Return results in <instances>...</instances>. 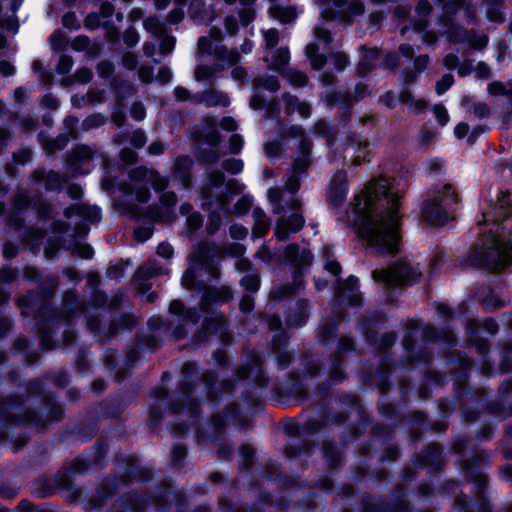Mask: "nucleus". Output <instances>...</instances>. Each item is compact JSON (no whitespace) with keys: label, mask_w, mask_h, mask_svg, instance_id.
Returning <instances> with one entry per match:
<instances>
[{"label":"nucleus","mask_w":512,"mask_h":512,"mask_svg":"<svg viewBox=\"0 0 512 512\" xmlns=\"http://www.w3.org/2000/svg\"><path fill=\"white\" fill-rule=\"evenodd\" d=\"M402 188L396 179L369 181L352 204L349 222L357 235L379 253H394L400 242Z\"/></svg>","instance_id":"f257e3e1"},{"label":"nucleus","mask_w":512,"mask_h":512,"mask_svg":"<svg viewBox=\"0 0 512 512\" xmlns=\"http://www.w3.org/2000/svg\"><path fill=\"white\" fill-rule=\"evenodd\" d=\"M482 225V223H478ZM484 237L479 246L468 256L471 265L502 271L512 265V196L507 192L498 195L495 205L483 212Z\"/></svg>","instance_id":"f03ea898"},{"label":"nucleus","mask_w":512,"mask_h":512,"mask_svg":"<svg viewBox=\"0 0 512 512\" xmlns=\"http://www.w3.org/2000/svg\"><path fill=\"white\" fill-rule=\"evenodd\" d=\"M287 137L298 139L299 155L296 157L291 175L284 189L274 187L268 191V199L274 214L282 215L277 221L275 236L285 240L289 234L299 231L304 225L300 212V201L296 193L300 188V178L310 165L311 141L301 126H292L286 133Z\"/></svg>","instance_id":"7ed1b4c3"},{"label":"nucleus","mask_w":512,"mask_h":512,"mask_svg":"<svg viewBox=\"0 0 512 512\" xmlns=\"http://www.w3.org/2000/svg\"><path fill=\"white\" fill-rule=\"evenodd\" d=\"M220 254L217 247L203 244L198 246L190 255L189 268L182 276V286L185 289L203 290L202 309L207 312L211 303L224 302L230 299L231 291L226 286L219 288L207 286L203 276L217 278L219 273L214 266V257Z\"/></svg>","instance_id":"20e7f679"},{"label":"nucleus","mask_w":512,"mask_h":512,"mask_svg":"<svg viewBox=\"0 0 512 512\" xmlns=\"http://www.w3.org/2000/svg\"><path fill=\"white\" fill-rule=\"evenodd\" d=\"M442 5L443 17L440 25L442 34L451 44H467L473 50H483L489 42L486 34L477 33L474 30L466 31L453 23V19H464L468 23L474 21L476 9L466 0H436Z\"/></svg>","instance_id":"39448f33"},{"label":"nucleus","mask_w":512,"mask_h":512,"mask_svg":"<svg viewBox=\"0 0 512 512\" xmlns=\"http://www.w3.org/2000/svg\"><path fill=\"white\" fill-rule=\"evenodd\" d=\"M222 32L218 28H212L208 37H200L198 40V61L207 54L213 57L212 66L199 65L195 70L197 81L210 80L216 73L223 71L226 67L233 66L240 61L236 50H227L222 45Z\"/></svg>","instance_id":"423d86ee"},{"label":"nucleus","mask_w":512,"mask_h":512,"mask_svg":"<svg viewBox=\"0 0 512 512\" xmlns=\"http://www.w3.org/2000/svg\"><path fill=\"white\" fill-rule=\"evenodd\" d=\"M167 184L168 181L165 177L144 166L133 169L129 175V183L119 184L116 188H113L107 180L102 182L103 188L110 191L115 199L116 193L119 192L123 200L134 199L139 203L148 201L150 196L148 185H151L156 191H162Z\"/></svg>","instance_id":"0eeeda50"},{"label":"nucleus","mask_w":512,"mask_h":512,"mask_svg":"<svg viewBox=\"0 0 512 512\" xmlns=\"http://www.w3.org/2000/svg\"><path fill=\"white\" fill-rule=\"evenodd\" d=\"M458 196L451 185H444L433 199L423 203L422 218L432 225H443L450 218V210L457 203Z\"/></svg>","instance_id":"6e6552de"},{"label":"nucleus","mask_w":512,"mask_h":512,"mask_svg":"<svg viewBox=\"0 0 512 512\" xmlns=\"http://www.w3.org/2000/svg\"><path fill=\"white\" fill-rule=\"evenodd\" d=\"M224 183V175L221 171H214L209 176L208 185L203 188L202 195L205 199L203 206H207L211 209L214 205L219 211H213L209 218V223L206 227L209 234H214L221 225V214L228 215L230 213L228 200L225 196H219L216 198L215 203L211 200L213 196V190L221 188Z\"/></svg>","instance_id":"1a4fd4ad"},{"label":"nucleus","mask_w":512,"mask_h":512,"mask_svg":"<svg viewBox=\"0 0 512 512\" xmlns=\"http://www.w3.org/2000/svg\"><path fill=\"white\" fill-rule=\"evenodd\" d=\"M421 272L413 268L407 261L394 263L387 269L373 271V278L386 286H401L415 283Z\"/></svg>","instance_id":"9d476101"},{"label":"nucleus","mask_w":512,"mask_h":512,"mask_svg":"<svg viewBox=\"0 0 512 512\" xmlns=\"http://www.w3.org/2000/svg\"><path fill=\"white\" fill-rule=\"evenodd\" d=\"M318 5L321 17L327 20L339 19L348 21L352 16L364 12V5L360 0H314Z\"/></svg>","instance_id":"9b49d317"},{"label":"nucleus","mask_w":512,"mask_h":512,"mask_svg":"<svg viewBox=\"0 0 512 512\" xmlns=\"http://www.w3.org/2000/svg\"><path fill=\"white\" fill-rule=\"evenodd\" d=\"M284 259L289 263L298 273H295L293 287H284L283 292L274 291V297H282L291 294L294 289L302 286L301 271L310 266L313 260L311 252L306 248H299L297 245L287 246L284 252Z\"/></svg>","instance_id":"f8f14e48"},{"label":"nucleus","mask_w":512,"mask_h":512,"mask_svg":"<svg viewBox=\"0 0 512 512\" xmlns=\"http://www.w3.org/2000/svg\"><path fill=\"white\" fill-rule=\"evenodd\" d=\"M265 43L264 61L273 70L282 72V69L289 62L290 53L287 47H280L275 50L279 42V32L275 28L261 30Z\"/></svg>","instance_id":"ddd939ff"},{"label":"nucleus","mask_w":512,"mask_h":512,"mask_svg":"<svg viewBox=\"0 0 512 512\" xmlns=\"http://www.w3.org/2000/svg\"><path fill=\"white\" fill-rule=\"evenodd\" d=\"M67 219L77 218L72 236H85L89 229L87 223H97L101 219V209L97 206H91L86 203H77L65 210Z\"/></svg>","instance_id":"4468645a"},{"label":"nucleus","mask_w":512,"mask_h":512,"mask_svg":"<svg viewBox=\"0 0 512 512\" xmlns=\"http://www.w3.org/2000/svg\"><path fill=\"white\" fill-rule=\"evenodd\" d=\"M432 10L431 4L428 0L419 1L416 7V20L412 21L411 24L405 25L401 29L403 36L409 37V33L420 34L422 41L427 45H433L436 43L438 36L433 31H426L427 17Z\"/></svg>","instance_id":"2eb2a0df"},{"label":"nucleus","mask_w":512,"mask_h":512,"mask_svg":"<svg viewBox=\"0 0 512 512\" xmlns=\"http://www.w3.org/2000/svg\"><path fill=\"white\" fill-rule=\"evenodd\" d=\"M314 36L315 41L307 45L305 52L312 68L321 69L326 62L324 52L327 51L331 42V36L329 31L321 25L314 28Z\"/></svg>","instance_id":"dca6fc26"},{"label":"nucleus","mask_w":512,"mask_h":512,"mask_svg":"<svg viewBox=\"0 0 512 512\" xmlns=\"http://www.w3.org/2000/svg\"><path fill=\"white\" fill-rule=\"evenodd\" d=\"M94 152L86 145L77 146L67 160V170L73 175H85L91 170Z\"/></svg>","instance_id":"f3484780"},{"label":"nucleus","mask_w":512,"mask_h":512,"mask_svg":"<svg viewBox=\"0 0 512 512\" xmlns=\"http://www.w3.org/2000/svg\"><path fill=\"white\" fill-rule=\"evenodd\" d=\"M176 195L173 192H166L160 198V207H152L146 213V218L155 222L169 223L174 220V205Z\"/></svg>","instance_id":"a211bd4d"},{"label":"nucleus","mask_w":512,"mask_h":512,"mask_svg":"<svg viewBox=\"0 0 512 512\" xmlns=\"http://www.w3.org/2000/svg\"><path fill=\"white\" fill-rule=\"evenodd\" d=\"M348 192L347 174L345 171L337 172L331 179L327 188L328 202L338 207L346 199Z\"/></svg>","instance_id":"6ab92c4d"},{"label":"nucleus","mask_w":512,"mask_h":512,"mask_svg":"<svg viewBox=\"0 0 512 512\" xmlns=\"http://www.w3.org/2000/svg\"><path fill=\"white\" fill-rule=\"evenodd\" d=\"M167 269L159 267L155 262H149L141 266L135 274V283L141 292H147L150 289L148 279L160 274H166Z\"/></svg>","instance_id":"aec40b11"},{"label":"nucleus","mask_w":512,"mask_h":512,"mask_svg":"<svg viewBox=\"0 0 512 512\" xmlns=\"http://www.w3.org/2000/svg\"><path fill=\"white\" fill-rule=\"evenodd\" d=\"M193 138L197 141L205 142L206 144L216 147L221 138L217 131V124L213 118H205L203 121V128L197 130L193 134Z\"/></svg>","instance_id":"412c9836"},{"label":"nucleus","mask_w":512,"mask_h":512,"mask_svg":"<svg viewBox=\"0 0 512 512\" xmlns=\"http://www.w3.org/2000/svg\"><path fill=\"white\" fill-rule=\"evenodd\" d=\"M193 102L203 104L206 107H214L218 105L227 107L230 104L229 97L225 93L214 89H209L202 93L193 95Z\"/></svg>","instance_id":"4be33fe9"},{"label":"nucleus","mask_w":512,"mask_h":512,"mask_svg":"<svg viewBox=\"0 0 512 512\" xmlns=\"http://www.w3.org/2000/svg\"><path fill=\"white\" fill-rule=\"evenodd\" d=\"M339 302L347 301L349 305H357L361 301V296L358 291V279L350 276L339 288L337 294Z\"/></svg>","instance_id":"5701e85b"},{"label":"nucleus","mask_w":512,"mask_h":512,"mask_svg":"<svg viewBox=\"0 0 512 512\" xmlns=\"http://www.w3.org/2000/svg\"><path fill=\"white\" fill-rule=\"evenodd\" d=\"M302 12V8L298 9L295 6H281L276 3L272 4L269 8L270 15L282 24L292 23Z\"/></svg>","instance_id":"b1692460"},{"label":"nucleus","mask_w":512,"mask_h":512,"mask_svg":"<svg viewBox=\"0 0 512 512\" xmlns=\"http://www.w3.org/2000/svg\"><path fill=\"white\" fill-rule=\"evenodd\" d=\"M355 89L357 94L355 98H352L348 94L331 93L326 96L325 102L328 106L343 104L346 108H349L363 95L366 86L363 84H358Z\"/></svg>","instance_id":"393cba45"},{"label":"nucleus","mask_w":512,"mask_h":512,"mask_svg":"<svg viewBox=\"0 0 512 512\" xmlns=\"http://www.w3.org/2000/svg\"><path fill=\"white\" fill-rule=\"evenodd\" d=\"M286 114L291 115L297 112L302 118H308L311 114V107L307 102L300 101L297 97L285 94L283 96Z\"/></svg>","instance_id":"a878e982"},{"label":"nucleus","mask_w":512,"mask_h":512,"mask_svg":"<svg viewBox=\"0 0 512 512\" xmlns=\"http://www.w3.org/2000/svg\"><path fill=\"white\" fill-rule=\"evenodd\" d=\"M192 160L189 157L181 156L176 158L174 165V176L179 179L183 186L187 187L190 183V169Z\"/></svg>","instance_id":"bb28decb"},{"label":"nucleus","mask_w":512,"mask_h":512,"mask_svg":"<svg viewBox=\"0 0 512 512\" xmlns=\"http://www.w3.org/2000/svg\"><path fill=\"white\" fill-rule=\"evenodd\" d=\"M361 51L363 55L362 60L358 64L357 73L360 76H364L374 67L379 51L376 48L367 49L365 47H362Z\"/></svg>","instance_id":"cd10ccee"},{"label":"nucleus","mask_w":512,"mask_h":512,"mask_svg":"<svg viewBox=\"0 0 512 512\" xmlns=\"http://www.w3.org/2000/svg\"><path fill=\"white\" fill-rule=\"evenodd\" d=\"M34 178L36 181H43L47 190H58L63 182L60 175L54 171L37 170L34 173Z\"/></svg>","instance_id":"c85d7f7f"},{"label":"nucleus","mask_w":512,"mask_h":512,"mask_svg":"<svg viewBox=\"0 0 512 512\" xmlns=\"http://www.w3.org/2000/svg\"><path fill=\"white\" fill-rule=\"evenodd\" d=\"M169 311L173 315L181 317L184 325L195 324L197 322L196 313L192 310H186L183 303L180 300H174L171 302Z\"/></svg>","instance_id":"c756f323"},{"label":"nucleus","mask_w":512,"mask_h":512,"mask_svg":"<svg viewBox=\"0 0 512 512\" xmlns=\"http://www.w3.org/2000/svg\"><path fill=\"white\" fill-rule=\"evenodd\" d=\"M443 64L449 70H453V69L457 68L458 74L460 76H466V75L470 74L469 61H465V62L459 64V59H458L457 55H455L453 53H449L444 57Z\"/></svg>","instance_id":"7c9ffc66"},{"label":"nucleus","mask_w":512,"mask_h":512,"mask_svg":"<svg viewBox=\"0 0 512 512\" xmlns=\"http://www.w3.org/2000/svg\"><path fill=\"white\" fill-rule=\"evenodd\" d=\"M502 0H486V17L489 21L502 23L505 18L500 11Z\"/></svg>","instance_id":"2f4dec72"},{"label":"nucleus","mask_w":512,"mask_h":512,"mask_svg":"<svg viewBox=\"0 0 512 512\" xmlns=\"http://www.w3.org/2000/svg\"><path fill=\"white\" fill-rule=\"evenodd\" d=\"M191 210H192V207L189 204H183L180 207L181 213L184 215H186V214L188 215L186 223H187V227H188L189 231L194 232L198 228L201 227L202 217L197 212L190 213Z\"/></svg>","instance_id":"473e14b6"},{"label":"nucleus","mask_w":512,"mask_h":512,"mask_svg":"<svg viewBox=\"0 0 512 512\" xmlns=\"http://www.w3.org/2000/svg\"><path fill=\"white\" fill-rule=\"evenodd\" d=\"M253 86L256 91L265 89L270 92H276L279 89V82L275 76L266 75L256 78L253 82Z\"/></svg>","instance_id":"72a5a7b5"},{"label":"nucleus","mask_w":512,"mask_h":512,"mask_svg":"<svg viewBox=\"0 0 512 512\" xmlns=\"http://www.w3.org/2000/svg\"><path fill=\"white\" fill-rule=\"evenodd\" d=\"M368 144L366 141L359 140L357 142H352L348 147V149L354 150L353 155V164L354 165H360L363 161L366 160V157L368 155Z\"/></svg>","instance_id":"f704fd0d"},{"label":"nucleus","mask_w":512,"mask_h":512,"mask_svg":"<svg viewBox=\"0 0 512 512\" xmlns=\"http://www.w3.org/2000/svg\"><path fill=\"white\" fill-rule=\"evenodd\" d=\"M126 141H129L135 148H141L146 142V136L143 131L135 130L130 134L119 136L116 140L117 144L119 145L125 143Z\"/></svg>","instance_id":"c9c22d12"},{"label":"nucleus","mask_w":512,"mask_h":512,"mask_svg":"<svg viewBox=\"0 0 512 512\" xmlns=\"http://www.w3.org/2000/svg\"><path fill=\"white\" fill-rule=\"evenodd\" d=\"M144 28L155 37H162L165 34L164 24L156 17H149L144 20Z\"/></svg>","instance_id":"e433bc0d"},{"label":"nucleus","mask_w":512,"mask_h":512,"mask_svg":"<svg viewBox=\"0 0 512 512\" xmlns=\"http://www.w3.org/2000/svg\"><path fill=\"white\" fill-rule=\"evenodd\" d=\"M225 320L222 315L214 314L213 318L204 320V331L205 333H222Z\"/></svg>","instance_id":"4c0bfd02"},{"label":"nucleus","mask_w":512,"mask_h":512,"mask_svg":"<svg viewBox=\"0 0 512 512\" xmlns=\"http://www.w3.org/2000/svg\"><path fill=\"white\" fill-rule=\"evenodd\" d=\"M488 92L491 95L499 96L504 95L508 96L512 100V82L502 83V82H492L488 85Z\"/></svg>","instance_id":"58836bf2"},{"label":"nucleus","mask_w":512,"mask_h":512,"mask_svg":"<svg viewBox=\"0 0 512 512\" xmlns=\"http://www.w3.org/2000/svg\"><path fill=\"white\" fill-rule=\"evenodd\" d=\"M401 101L408 104L409 108L416 113L421 112L427 107V101L425 99L414 100L411 93L408 91H404L401 94Z\"/></svg>","instance_id":"ea45409f"},{"label":"nucleus","mask_w":512,"mask_h":512,"mask_svg":"<svg viewBox=\"0 0 512 512\" xmlns=\"http://www.w3.org/2000/svg\"><path fill=\"white\" fill-rule=\"evenodd\" d=\"M240 283L245 290L256 292L260 287V277L258 274H248L241 279Z\"/></svg>","instance_id":"a19ab883"},{"label":"nucleus","mask_w":512,"mask_h":512,"mask_svg":"<svg viewBox=\"0 0 512 512\" xmlns=\"http://www.w3.org/2000/svg\"><path fill=\"white\" fill-rule=\"evenodd\" d=\"M284 76L288 79V81L296 87L304 86L307 83L306 75L297 70H288L284 73Z\"/></svg>","instance_id":"79ce46f5"},{"label":"nucleus","mask_w":512,"mask_h":512,"mask_svg":"<svg viewBox=\"0 0 512 512\" xmlns=\"http://www.w3.org/2000/svg\"><path fill=\"white\" fill-rule=\"evenodd\" d=\"M92 71L87 68H81L76 71V73L73 75V77H68L65 80H63V85H68L72 82V79H75L79 83H87L92 79Z\"/></svg>","instance_id":"37998d69"},{"label":"nucleus","mask_w":512,"mask_h":512,"mask_svg":"<svg viewBox=\"0 0 512 512\" xmlns=\"http://www.w3.org/2000/svg\"><path fill=\"white\" fill-rule=\"evenodd\" d=\"M68 248L71 249L74 254L80 256L83 259H91L93 256V249L88 244L75 242L73 246H69Z\"/></svg>","instance_id":"c03bdc74"},{"label":"nucleus","mask_w":512,"mask_h":512,"mask_svg":"<svg viewBox=\"0 0 512 512\" xmlns=\"http://www.w3.org/2000/svg\"><path fill=\"white\" fill-rule=\"evenodd\" d=\"M252 206V198L248 195L241 197L235 204L234 209L231 213L236 215H243L248 212Z\"/></svg>","instance_id":"a18cd8bd"},{"label":"nucleus","mask_w":512,"mask_h":512,"mask_svg":"<svg viewBox=\"0 0 512 512\" xmlns=\"http://www.w3.org/2000/svg\"><path fill=\"white\" fill-rule=\"evenodd\" d=\"M323 255L326 258L325 268L333 275H338L340 273L341 267L337 261L331 260V251L328 247L323 248Z\"/></svg>","instance_id":"49530a36"},{"label":"nucleus","mask_w":512,"mask_h":512,"mask_svg":"<svg viewBox=\"0 0 512 512\" xmlns=\"http://www.w3.org/2000/svg\"><path fill=\"white\" fill-rule=\"evenodd\" d=\"M470 73L474 72L476 77L479 79H488L491 75L490 68L484 62H478L475 66L472 65V62H469Z\"/></svg>","instance_id":"de8ad7c7"},{"label":"nucleus","mask_w":512,"mask_h":512,"mask_svg":"<svg viewBox=\"0 0 512 512\" xmlns=\"http://www.w3.org/2000/svg\"><path fill=\"white\" fill-rule=\"evenodd\" d=\"M67 141L68 140H67L66 136H59L56 139L46 141L44 143V148L49 153H53L56 150L63 149L66 146Z\"/></svg>","instance_id":"09e8293b"},{"label":"nucleus","mask_w":512,"mask_h":512,"mask_svg":"<svg viewBox=\"0 0 512 512\" xmlns=\"http://www.w3.org/2000/svg\"><path fill=\"white\" fill-rule=\"evenodd\" d=\"M454 78L451 74H445L437 83H436V93L438 95L444 94L453 84Z\"/></svg>","instance_id":"8fccbe9b"},{"label":"nucleus","mask_w":512,"mask_h":512,"mask_svg":"<svg viewBox=\"0 0 512 512\" xmlns=\"http://www.w3.org/2000/svg\"><path fill=\"white\" fill-rule=\"evenodd\" d=\"M223 168L232 174H238L243 170V162L240 159H228L223 162Z\"/></svg>","instance_id":"3c124183"},{"label":"nucleus","mask_w":512,"mask_h":512,"mask_svg":"<svg viewBox=\"0 0 512 512\" xmlns=\"http://www.w3.org/2000/svg\"><path fill=\"white\" fill-rule=\"evenodd\" d=\"M73 66V60L68 55H62L59 59L56 71L59 74H66L68 73Z\"/></svg>","instance_id":"603ef678"},{"label":"nucleus","mask_w":512,"mask_h":512,"mask_svg":"<svg viewBox=\"0 0 512 512\" xmlns=\"http://www.w3.org/2000/svg\"><path fill=\"white\" fill-rule=\"evenodd\" d=\"M269 228H270V224H269L268 220L257 221L254 224V227L252 230V235L255 238L263 237L269 231Z\"/></svg>","instance_id":"864d4df0"},{"label":"nucleus","mask_w":512,"mask_h":512,"mask_svg":"<svg viewBox=\"0 0 512 512\" xmlns=\"http://www.w3.org/2000/svg\"><path fill=\"white\" fill-rule=\"evenodd\" d=\"M65 36L61 31H55L50 36V44L54 50H62L65 46Z\"/></svg>","instance_id":"5fc2aeb1"},{"label":"nucleus","mask_w":512,"mask_h":512,"mask_svg":"<svg viewBox=\"0 0 512 512\" xmlns=\"http://www.w3.org/2000/svg\"><path fill=\"white\" fill-rule=\"evenodd\" d=\"M332 64L339 71L343 70L348 64L347 56L342 52H336L331 56Z\"/></svg>","instance_id":"6e6d98bb"},{"label":"nucleus","mask_w":512,"mask_h":512,"mask_svg":"<svg viewBox=\"0 0 512 512\" xmlns=\"http://www.w3.org/2000/svg\"><path fill=\"white\" fill-rule=\"evenodd\" d=\"M433 110L438 123L441 126L446 125L449 121V115L446 108L442 105H435Z\"/></svg>","instance_id":"4d7b16f0"},{"label":"nucleus","mask_w":512,"mask_h":512,"mask_svg":"<svg viewBox=\"0 0 512 512\" xmlns=\"http://www.w3.org/2000/svg\"><path fill=\"white\" fill-rule=\"evenodd\" d=\"M152 228L151 226H141L135 229L134 235L135 239L139 242H144L152 236Z\"/></svg>","instance_id":"13d9d810"},{"label":"nucleus","mask_w":512,"mask_h":512,"mask_svg":"<svg viewBox=\"0 0 512 512\" xmlns=\"http://www.w3.org/2000/svg\"><path fill=\"white\" fill-rule=\"evenodd\" d=\"M123 40L127 46L133 47L139 42V35L134 28H129L124 32Z\"/></svg>","instance_id":"bf43d9fd"},{"label":"nucleus","mask_w":512,"mask_h":512,"mask_svg":"<svg viewBox=\"0 0 512 512\" xmlns=\"http://www.w3.org/2000/svg\"><path fill=\"white\" fill-rule=\"evenodd\" d=\"M178 7L173 9L167 16V21L170 23V24H177L179 23L183 17H184V6H182L181 4H177Z\"/></svg>","instance_id":"052dcab7"},{"label":"nucleus","mask_w":512,"mask_h":512,"mask_svg":"<svg viewBox=\"0 0 512 512\" xmlns=\"http://www.w3.org/2000/svg\"><path fill=\"white\" fill-rule=\"evenodd\" d=\"M16 277V270L11 268H3L0 270V285L11 283L16 279Z\"/></svg>","instance_id":"680f3d73"},{"label":"nucleus","mask_w":512,"mask_h":512,"mask_svg":"<svg viewBox=\"0 0 512 512\" xmlns=\"http://www.w3.org/2000/svg\"><path fill=\"white\" fill-rule=\"evenodd\" d=\"M241 23L243 25L250 24L255 18V11L253 7H244L239 11Z\"/></svg>","instance_id":"e2e57ef3"},{"label":"nucleus","mask_w":512,"mask_h":512,"mask_svg":"<svg viewBox=\"0 0 512 512\" xmlns=\"http://www.w3.org/2000/svg\"><path fill=\"white\" fill-rule=\"evenodd\" d=\"M175 41L176 40L173 36L164 34L162 36L161 43H160L161 52L164 54L170 53L174 49Z\"/></svg>","instance_id":"0e129e2a"},{"label":"nucleus","mask_w":512,"mask_h":512,"mask_svg":"<svg viewBox=\"0 0 512 512\" xmlns=\"http://www.w3.org/2000/svg\"><path fill=\"white\" fill-rule=\"evenodd\" d=\"M103 123H104V118L101 115L97 114V115H92V116L88 117L87 119H85L82 125H83V128L85 130H87V129L98 127V126L102 125Z\"/></svg>","instance_id":"69168bd1"},{"label":"nucleus","mask_w":512,"mask_h":512,"mask_svg":"<svg viewBox=\"0 0 512 512\" xmlns=\"http://www.w3.org/2000/svg\"><path fill=\"white\" fill-rule=\"evenodd\" d=\"M243 138L239 134H233L229 141L230 152L237 154L243 147Z\"/></svg>","instance_id":"338daca9"},{"label":"nucleus","mask_w":512,"mask_h":512,"mask_svg":"<svg viewBox=\"0 0 512 512\" xmlns=\"http://www.w3.org/2000/svg\"><path fill=\"white\" fill-rule=\"evenodd\" d=\"M248 234L247 228L242 225L234 224L230 227V235L232 238L241 240L244 239Z\"/></svg>","instance_id":"774afa93"}]
</instances>
